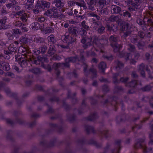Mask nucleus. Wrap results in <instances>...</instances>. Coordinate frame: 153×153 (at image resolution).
<instances>
[{"instance_id":"f257e3e1","label":"nucleus","mask_w":153,"mask_h":153,"mask_svg":"<svg viewBox=\"0 0 153 153\" xmlns=\"http://www.w3.org/2000/svg\"><path fill=\"white\" fill-rule=\"evenodd\" d=\"M19 53H21L23 56L17 57L18 62L22 68H24L27 65V61H31L35 64H39L40 60H35L32 56V54L30 52L29 49L23 46H20L18 50Z\"/></svg>"},{"instance_id":"f03ea898","label":"nucleus","mask_w":153,"mask_h":153,"mask_svg":"<svg viewBox=\"0 0 153 153\" xmlns=\"http://www.w3.org/2000/svg\"><path fill=\"white\" fill-rule=\"evenodd\" d=\"M88 40V41L83 38L81 40V42L83 44L87 42L86 44L83 45V46L84 49L88 48L93 44L94 46H97L100 48L101 53L104 52V51L101 48L104 47V44L107 43V40L106 39H100L98 37L94 36L92 37L91 39L89 38Z\"/></svg>"},{"instance_id":"7ed1b4c3","label":"nucleus","mask_w":153,"mask_h":153,"mask_svg":"<svg viewBox=\"0 0 153 153\" xmlns=\"http://www.w3.org/2000/svg\"><path fill=\"white\" fill-rule=\"evenodd\" d=\"M69 33H66L65 35L62 36L64 42L68 44L72 43L76 40L75 36H77L78 33L77 28L75 27L72 26L68 28Z\"/></svg>"},{"instance_id":"20e7f679","label":"nucleus","mask_w":153,"mask_h":153,"mask_svg":"<svg viewBox=\"0 0 153 153\" xmlns=\"http://www.w3.org/2000/svg\"><path fill=\"white\" fill-rule=\"evenodd\" d=\"M77 60H79L77 56L75 57H68L65 59V63H55L53 64V67L56 71V73L57 77H58L60 73L59 68L62 67H68L69 66V63L70 62H74Z\"/></svg>"},{"instance_id":"39448f33","label":"nucleus","mask_w":153,"mask_h":153,"mask_svg":"<svg viewBox=\"0 0 153 153\" xmlns=\"http://www.w3.org/2000/svg\"><path fill=\"white\" fill-rule=\"evenodd\" d=\"M144 139H138L135 143L134 148L135 149L142 148L143 149V153H152V148H147L144 144Z\"/></svg>"},{"instance_id":"423d86ee","label":"nucleus","mask_w":153,"mask_h":153,"mask_svg":"<svg viewBox=\"0 0 153 153\" xmlns=\"http://www.w3.org/2000/svg\"><path fill=\"white\" fill-rule=\"evenodd\" d=\"M134 0L135 1V2H133L132 0H128L127 2V5H131L128 8V10L130 11H136L138 9H139L140 7L142 0Z\"/></svg>"},{"instance_id":"0eeeda50","label":"nucleus","mask_w":153,"mask_h":153,"mask_svg":"<svg viewBox=\"0 0 153 153\" xmlns=\"http://www.w3.org/2000/svg\"><path fill=\"white\" fill-rule=\"evenodd\" d=\"M146 21L147 22V24L148 26H151L153 25V19H151V17H145L143 21L140 19H137V23L140 25L142 27V29L144 30H146L147 28L145 23Z\"/></svg>"},{"instance_id":"6e6552de","label":"nucleus","mask_w":153,"mask_h":153,"mask_svg":"<svg viewBox=\"0 0 153 153\" xmlns=\"http://www.w3.org/2000/svg\"><path fill=\"white\" fill-rule=\"evenodd\" d=\"M109 39L111 42V45L113 48L114 51L115 52H119L122 48V46L116 42L118 40V37L115 36H111Z\"/></svg>"},{"instance_id":"1a4fd4ad","label":"nucleus","mask_w":153,"mask_h":153,"mask_svg":"<svg viewBox=\"0 0 153 153\" xmlns=\"http://www.w3.org/2000/svg\"><path fill=\"white\" fill-rule=\"evenodd\" d=\"M53 3L55 4V6L59 9H61V11L64 12L65 10V7H64L65 3L63 0H54Z\"/></svg>"},{"instance_id":"9d476101","label":"nucleus","mask_w":153,"mask_h":153,"mask_svg":"<svg viewBox=\"0 0 153 153\" xmlns=\"http://www.w3.org/2000/svg\"><path fill=\"white\" fill-rule=\"evenodd\" d=\"M119 73L115 74L113 75V82L115 84L118 83L120 82H126L128 79V78L127 77L125 78L122 77L120 78V80L117 79V78L119 76Z\"/></svg>"},{"instance_id":"9b49d317","label":"nucleus","mask_w":153,"mask_h":153,"mask_svg":"<svg viewBox=\"0 0 153 153\" xmlns=\"http://www.w3.org/2000/svg\"><path fill=\"white\" fill-rule=\"evenodd\" d=\"M17 49V47H15L13 44H10L7 50H4V53L6 54H12L15 52Z\"/></svg>"},{"instance_id":"f8f14e48","label":"nucleus","mask_w":153,"mask_h":153,"mask_svg":"<svg viewBox=\"0 0 153 153\" xmlns=\"http://www.w3.org/2000/svg\"><path fill=\"white\" fill-rule=\"evenodd\" d=\"M36 21L39 22L40 23H43V26H41L42 28H44L45 27H46L48 25L46 22L47 19L43 16H39L35 19Z\"/></svg>"},{"instance_id":"ddd939ff","label":"nucleus","mask_w":153,"mask_h":153,"mask_svg":"<svg viewBox=\"0 0 153 153\" xmlns=\"http://www.w3.org/2000/svg\"><path fill=\"white\" fill-rule=\"evenodd\" d=\"M121 30L122 31H126L124 34V36L125 37H126L128 36H129L131 33V32L129 30L128 24L127 23H126L122 25L121 27Z\"/></svg>"},{"instance_id":"4468645a","label":"nucleus","mask_w":153,"mask_h":153,"mask_svg":"<svg viewBox=\"0 0 153 153\" xmlns=\"http://www.w3.org/2000/svg\"><path fill=\"white\" fill-rule=\"evenodd\" d=\"M97 2L95 0H88L87 4L88 5V8L89 10L94 11L95 10L94 6Z\"/></svg>"},{"instance_id":"2eb2a0df","label":"nucleus","mask_w":153,"mask_h":153,"mask_svg":"<svg viewBox=\"0 0 153 153\" xmlns=\"http://www.w3.org/2000/svg\"><path fill=\"white\" fill-rule=\"evenodd\" d=\"M147 65H146L143 63H142L138 67L139 71L140 73L142 76L144 77L145 76L144 70L145 69L146 70V67Z\"/></svg>"},{"instance_id":"dca6fc26","label":"nucleus","mask_w":153,"mask_h":153,"mask_svg":"<svg viewBox=\"0 0 153 153\" xmlns=\"http://www.w3.org/2000/svg\"><path fill=\"white\" fill-rule=\"evenodd\" d=\"M50 2H47L46 1H42L39 3L37 4V7L39 8L44 9L45 8H49L50 7Z\"/></svg>"},{"instance_id":"f3484780","label":"nucleus","mask_w":153,"mask_h":153,"mask_svg":"<svg viewBox=\"0 0 153 153\" xmlns=\"http://www.w3.org/2000/svg\"><path fill=\"white\" fill-rule=\"evenodd\" d=\"M111 12L113 13H118L121 11V9L118 6L112 5L111 8Z\"/></svg>"},{"instance_id":"a211bd4d","label":"nucleus","mask_w":153,"mask_h":153,"mask_svg":"<svg viewBox=\"0 0 153 153\" xmlns=\"http://www.w3.org/2000/svg\"><path fill=\"white\" fill-rule=\"evenodd\" d=\"M32 41V39L29 38L27 37H22L19 39V41L21 44H26L28 42H31Z\"/></svg>"},{"instance_id":"6ab92c4d","label":"nucleus","mask_w":153,"mask_h":153,"mask_svg":"<svg viewBox=\"0 0 153 153\" xmlns=\"http://www.w3.org/2000/svg\"><path fill=\"white\" fill-rule=\"evenodd\" d=\"M108 30L110 31L115 32L118 29V27L116 24H112L111 25H107Z\"/></svg>"},{"instance_id":"aec40b11","label":"nucleus","mask_w":153,"mask_h":153,"mask_svg":"<svg viewBox=\"0 0 153 153\" xmlns=\"http://www.w3.org/2000/svg\"><path fill=\"white\" fill-rule=\"evenodd\" d=\"M65 16L60 12H58L57 11L53 13L52 16V18H55L56 19H60L62 18H65Z\"/></svg>"},{"instance_id":"412c9836","label":"nucleus","mask_w":153,"mask_h":153,"mask_svg":"<svg viewBox=\"0 0 153 153\" xmlns=\"http://www.w3.org/2000/svg\"><path fill=\"white\" fill-rule=\"evenodd\" d=\"M75 4L78 6L83 7L84 9L85 10L87 8L86 4L83 0H79L78 1L75 2Z\"/></svg>"},{"instance_id":"4be33fe9","label":"nucleus","mask_w":153,"mask_h":153,"mask_svg":"<svg viewBox=\"0 0 153 153\" xmlns=\"http://www.w3.org/2000/svg\"><path fill=\"white\" fill-rule=\"evenodd\" d=\"M30 28L33 30H36L40 28V24L37 22L33 23L30 26Z\"/></svg>"},{"instance_id":"5701e85b","label":"nucleus","mask_w":153,"mask_h":153,"mask_svg":"<svg viewBox=\"0 0 153 153\" xmlns=\"http://www.w3.org/2000/svg\"><path fill=\"white\" fill-rule=\"evenodd\" d=\"M7 19V18L5 17L4 19L1 20V29H6L8 28V26L5 25Z\"/></svg>"},{"instance_id":"b1692460","label":"nucleus","mask_w":153,"mask_h":153,"mask_svg":"<svg viewBox=\"0 0 153 153\" xmlns=\"http://www.w3.org/2000/svg\"><path fill=\"white\" fill-rule=\"evenodd\" d=\"M96 51H98V50L96 49L94 47H93L92 48H91V51H88L87 52V56H96V54L94 52V50Z\"/></svg>"},{"instance_id":"393cba45","label":"nucleus","mask_w":153,"mask_h":153,"mask_svg":"<svg viewBox=\"0 0 153 153\" xmlns=\"http://www.w3.org/2000/svg\"><path fill=\"white\" fill-rule=\"evenodd\" d=\"M98 67L100 70L104 73V70L106 68V64L104 62H101L99 65Z\"/></svg>"},{"instance_id":"a878e982","label":"nucleus","mask_w":153,"mask_h":153,"mask_svg":"<svg viewBox=\"0 0 153 153\" xmlns=\"http://www.w3.org/2000/svg\"><path fill=\"white\" fill-rule=\"evenodd\" d=\"M130 53H126L125 54L124 58L126 60L128 59H130V62L131 64L134 65L136 62L137 61H135L134 59H131L130 57Z\"/></svg>"},{"instance_id":"bb28decb","label":"nucleus","mask_w":153,"mask_h":153,"mask_svg":"<svg viewBox=\"0 0 153 153\" xmlns=\"http://www.w3.org/2000/svg\"><path fill=\"white\" fill-rule=\"evenodd\" d=\"M1 68L4 71H8L10 69L9 64L6 62H2L1 63Z\"/></svg>"},{"instance_id":"cd10ccee","label":"nucleus","mask_w":153,"mask_h":153,"mask_svg":"<svg viewBox=\"0 0 153 153\" xmlns=\"http://www.w3.org/2000/svg\"><path fill=\"white\" fill-rule=\"evenodd\" d=\"M119 19V17L118 16H111L108 19V21L111 22H117Z\"/></svg>"},{"instance_id":"c85d7f7f","label":"nucleus","mask_w":153,"mask_h":153,"mask_svg":"<svg viewBox=\"0 0 153 153\" xmlns=\"http://www.w3.org/2000/svg\"><path fill=\"white\" fill-rule=\"evenodd\" d=\"M34 0H27V2L26 3L27 8L28 9H30L33 7L34 5L32 4L34 2Z\"/></svg>"},{"instance_id":"c756f323","label":"nucleus","mask_w":153,"mask_h":153,"mask_svg":"<svg viewBox=\"0 0 153 153\" xmlns=\"http://www.w3.org/2000/svg\"><path fill=\"white\" fill-rule=\"evenodd\" d=\"M121 141L118 140L115 142V143L117 145V148H119V149L117 148L113 151L112 153H119V150L120 149V143Z\"/></svg>"},{"instance_id":"7c9ffc66","label":"nucleus","mask_w":153,"mask_h":153,"mask_svg":"<svg viewBox=\"0 0 153 153\" xmlns=\"http://www.w3.org/2000/svg\"><path fill=\"white\" fill-rule=\"evenodd\" d=\"M90 73L92 75V78L97 77V70L96 69L92 67L90 68L89 70Z\"/></svg>"},{"instance_id":"2f4dec72","label":"nucleus","mask_w":153,"mask_h":153,"mask_svg":"<svg viewBox=\"0 0 153 153\" xmlns=\"http://www.w3.org/2000/svg\"><path fill=\"white\" fill-rule=\"evenodd\" d=\"M153 87V82L150 83L149 85H147L144 87L141 88V90L143 91H147L150 90L151 88Z\"/></svg>"},{"instance_id":"473e14b6","label":"nucleus","mask_w":153,"mask_h":153,"mask_svg":"<svg viewBox=\"0 0 153 153\" xmlns=\"http://www.w3.org/2000/svg\"><path fill=\"white\" fill-rule=\"evenodd\" d=\"M13 24L14 26L16 27H20L22 26H24V24L22 23L20 21H15L13 23Z\"/></svg>"},{"instance_id":"72a5a7b5","label":"nucleus","mask_w":153,"mask_h":153,"mask_svg":"<svg viewBox=\"0 0 153 153\" xmlns=\"http://www.w3.org/2000/svg\"><path fill=\"white\" fill-rule=\"evenodd\" d=\"M115 64H116V69L119 68L121 69L123 67V64L121 62L118 60L116 61L115 62Z\"/></svg>"},{"instance_id":"f704fd0d","label":"nucleus","mask_w":153,"mask_h":153,"mask_svg":"<svg viewBox=\"0 0 153 153\" xmlns=\"http://www.w3.org/2000/svg\"><path fill=\"white\" fill-rule=\"evenodd\" d=\"M86 131L88 133L90 132L94 133V130L93 127L87 125L85 127Z\"/></svg>"},{"instance_id":"c9c22d12","label":"nucleus","mask_w":153,"mask_h":153,"mask_svg":"<svg viewBox=\"0 0 153 153\" xmlns=\"http://www.w3.org/2000/svg\"><path fill=\"white\" fill-rule=\"evenodd\" d=\"M47 25L46 27H45L44 28H43L45 30V32L46 33H50L53 32L54 30L52 27L49 26L47 27Z\"/></svg>"},{"instance_id":"e433bc0d","label":"nucleus","mask_w":153,"mask_h":153,"mask_svg":"<svg viewBox=\"0 0 153 153\" xmlns=\"http://www.w3.org/2000/svg\"><path fill=\"white\" fill-rule=\"evenodd\" d=\"M137 82L136 80H132L131 82L127 83L126 85V86H129L131 87H134L137 85Z\"/></svg>"},{"instance_id":"4c0bfd02","label":"nucleus","mask_w":153,"mask_h":153,"mask_svg":"<svg viewBox=\"0 0 153 153\" xmlns=\"http://www.w3.org/2000/svg\"><path fill=\"white\" fill-rule=\"evenodd\" d=\"M97 117V114L96 113H94L93 114H91L87 117V120H88L91 121L96 119Z\"/></svg>"},{"instance_id":"58836bf2","label":"nucleus","mask_w":153,"mask_h":153,"mask_svg":"<svg viewBox=\"0 0 153 153\" xmlns=\"http://www.w3.org/2000/svg\"><path fill=\"white\" fill-rule=\"evenodd\" d=\"M88 16L95 17L96 19L98 21L100 19V17L97 14H95L94 12L90 13L88 14Z\"/></svg>"},{"instance_id":"ea45409f","label":"nucleus","mask_w":153,"mask_h":153,"mask_svg":"<svg viewBox=\"0 0 153 153\" xmlns=\"http://www.w3.org/2000/svg\"><path fill=\"white\" fill-rule=\"evenodd\" d=\"M5 34L10 39H13V33L12 31L8 30L7 31L6 33Z\"/></svg>"},{"instance_id":"a19ab883","label":"nucleus","mask_w":153,"mask_h":153,"mask_svg":"<svg viewBox=\"0 0 153 153\" xmlns=\"http://www.w3.org/2000/svg\"><path fill=\"white\" fill-rule=\"evenodd\" d=\"M128 49L130 52H134L135 51V47L134 45L129 44L128 45Z\"/></svg>"},{"instance_id":"79ce46f5","label":"nucleus","mask_w":153,"mask_h":153,"mask_svg":"<svg viewBox=\"0 0 153 153\" xmlns=\"http://www.w3.org/2000/svg\"><path fill=\"white\" fill-rule=\"evenodd\" d=\"M44 14L45 15L47 16H49L50 18H52L53 13H52V12L51 10L49 9L46 11L44 13Z\"/></svg>"},{"instance_id":"37998d69","label":"nucleus","mask_w":153,"mask_h":153,"mask_svg":"<svg viewBox=\"0 0 153 153\" xmlns=\"http://www.w3.org/2000/svg\"><path fill=\"white\" fill-rule=\"evenodd\" d=\"M35 42L38 43H42L44 42V39L42 37H38L35 39Z\"/></svg>"},{"instance_id":"c03bdc74","label":"nucleus","mask_w":153,"mask_h":153,"mask_svg":"<svg viewBox=\"0 0 153 153\" xmlns=\"http://www.w3.org/2000/svg\"><path fill=\"white\" fill-rule=\"evenodd\" d=\"M146 70L148 72L149 75V77L151 79L153 78V73L150 71V70L148 68V65H147L146 67Z\"/></svg>"},{"instance_id":"a18cd8bd","label":"nucleus","mask_w":153,"mask_h":153,"mask_svg":"<svg viewBox=\"0 0 153 153\" xmlns=\"http://www.w3.org/2000/svg\"><path fill=\"white\" fill-rule=\"evenodd\" d=\"M30 71L35 74H38L40 73L39 69L36 68H34L31 69L30 70Z\"/></svg>"},{"instance_id":"49530a36","label":"nucleus","mask_w":153,"mask_h":153,"mask_svg":"<svg viewBox=\"0 0 153 153\" xmlns=\"http://www.w3.org/2000/svg\"><path fill=\"white\" fill-rule=\"evenodd\" d=\"M47 49V47L46 46H43L40 47L39 49L40 51V53H44Z\"/></svg>"},{"instance_id":"de8ad7c7","label":"nucleus","mask_w":153,"mask_h":153,"mask_svg":"<svg viewBox=\"0 0 153 153\" xmlns=\"http://www.w3.org/2000/svg\"><path fill=\"white\" fill-rule=\"evenodd\" d=\"M108 11L107 8L106 7L104 8L103 10H102L101 11L100 13V15H102L103 14H105L106 15H107L108 14Z\"/></svg>"},{"instance_id":"09e8293b","label":"nucleus","mask_w":153,"mask_h":153,"mask_svg":"<svg viewBox=\"0 0 153 153\" xmlns=\"http://www.w3.org/2000/svg\"><path fill=\"white\" fill-rule=\"evenodd\" d=\"M97 3L99 5L101 6L102 7L105 4H106V1L105 0H97Z\"/></svg>"},{"instance_id":"8fccbe9b","label":"nucleus","mask_w":153,"mask_h":153,"mask_svg":"<svg viewBox=\"0 0 153 153\" xmlns=\"http://www.w3.org/2000/svg\"><path fill=\"white\" fill-rule=\"evenodd\" d=\"M27 14L25 13L23 14V15L21 16L20 18L23 22H25L27 21Z\"/></svg>"},{"instance_id":"3c124183","label":"nucleus","mask_w":153,"mask_h":153,"mask_svg":"<svg viewBox=\"0 0 153 153\" xmlns=\"http://www.w3.org/2000/svg\"><path fill=\"white\" fill-rule=\"evenodd\" d=\"M149 9L150 10L149 15H150L153 19V3L152 5L149 7Z\"/></svg>"},{"instance_id":"603ef678","label":"nucleus","mask_w":153,"mask_h":153,"mask_svg":"<svg viewBox=\"0 0 153 153\" xmlns=\"http://www.w3.org/2000/svg\"><path fill=\"white\" fill-rule=\"evenodd\" d=\"M48 39L49 42H51L53 43L55 42V39L53 35H50L48 37Z\"/></svg>"},{"instance_id":"864d4df0","label":"nucleus","mask_w":153,"mask_h":153,"mask_svg":"<svg viewBox=\"0 0 153 153\" xmlns=\"http://www.w3.org/2000/svg\"><path fill=\"white\" fill-rule=\"evenodd\" d=\"M81 25L83 28L86 30H88L89 28V27L88 26L87 24L86 23V22L85 21H83L81 22Z\"/></svg>"},{"instance_id":"5fc2aeb1","label":"nucleus","mask_w":153,"mask_h":153,"mask_svg":"<svg viewBox=\"0 0 153 153\" xmlns=\"http://www.w3.org/2000/svg\"><path fill=\"white\" fill-rule=\"evenodd\" d=\"M100 135L103 136L105 137H108V131H101L100 132Z\"/></svg>"},{"instance_id":"6e6d98bb","label":"nucleus","mask_w":153,"mask_h":153,"mask_svg":"<svg viewBox=\"0 0 153 153\" xmlns=\"http://www.w3.org/2000/svg\"><path fill=\"white\" fill-rule=\"evenodd\" d=\"M105 30V27H103L102 26L101 27H100L98 28L97 31L100 33H103L104 31Z\"/></svg>"},{"instance_id":"4d7b16f0","label":"nucleus","mask_w":153,"mask_h":153,"mask_svg":"<svg viewBox=\"0 0 153 153\" xmlns=\"http://www.w3.org/2000/svg\"><path fill=\"white\" fill-rule=\"evenodd\" d=\"M145 56L146 59L148 60L149 62H151L152 61V57L150 54L149 53H147L146 54Z\"/></svg>"},{"instance_id":"13d9d810","label":"nucleus","mask_w":153,"mask_h":153,"mask_svg":"<svg viewBox=\"0 0 153 153\" xmlns=\"http://www.w3.org/2000/svg\"><path fill=\"white\" fill-rule=\"evenodd\" d=\"M123 16L125 17H127L128 18H130L131 17V14L128 11H126L125 12H124L123 13Z\"/></svg>"},{"instance_id":"bf43d9fd","label":"nucleus","mask_w":153,"mask_h":153,"mask_svg":"<svg viewBox=\"0 0 153 153\" xmlns=\"http://www.w3.org/2000/svg\"><path fill=\"white\" fill-rule=\"evenodd\" d=\"M25 11L23 10H21L19 11H18L16 12V15L22 16L23 14H25Z\"/></svg>"},{"instance_id":"052dcab7","label":"nucleus","mask_w":153,"mask_h":153,"mask_svg":"<svg viewBox=\"0 0 153 153\" xmlns=\"http://www.w3.org/2000/svg\"><path fill=\"white\" fill-rule=\"evenodd\" d=\"M79 33L82 36H83L86 35L87 34V32L84 29H82L80 31Z\"/></svg>"},{"instance_id":"680f3d73","label":"nucleus","mask_w":153,"mask_h":153,"mask_svg":"<svg viewBox=\"0 0 153 153\" xmlns=\"http://www.w3.org/2000/svg\"><path fill=\"white\" fill-rule=\"evenodd\" d=\"M83 66L84 68V71L85 73V74L86 76H87V68L88 65L86 63H84Z\"/></svg>"},{"instance_id":"e2e57ef3","label":"nucleus","mask_w":153,"mask_h":153,"mask_svg":"<svg viewBox=\"0 0 153 153\" xmlns=\"http://www.w3.org/2000/svg\"><path fill=\"white\" fill-rule=\"evenodd\" d=\"M13 31L14 33L16 34H21L22 33L18 29H13Z\"/></svg>"},{"instance_id":"0e129e2a","label":"nucleus","mask_w":153,"mask_h":153,"mask_svg":"<svg viewBox=\"0 0 153 153\" xmlns=\"http://www.w3.org/2000/svg\"><path fill=\"white\" fill-rule=\"evenodd\" d=\"M149 136L150 141L149 143V144H152L153 143V134H150Z\"/></svg>"},{"instance_id":"69168bd1","label":"nucleus","mask_w":153,"mask_h":153,"mask_svg":"<svg viewBox=\"0 0 153 153\" xmlns=\"http://www.w3.org/2000/svg\"><path fill=\"white\" fill-rule=\"evenodd\" d=\"M138 36L141 38H143L145 35L144 33L141 31L138 32Z\"/></svg>"},{"instance_id":"338daca9","label":"nucleus","mask_w":153,"mask_h":153,"mask_svg":"<svg viewBox=\"0 0 153 153\" xmlns=\"http://www.w3.org/2000/svg\"><path fill=\"white\" fill-rule=\"evenodd\" d=\"M61 59V57L57 55H55L53 56L52 58V59L53 60H60Z\"/></svg>"},{"instance_id":"774afa93","label":"nucleus","mask_w":153,"mask_h":153,"mask_svg":"<svg viewBox=\"0 0 153 153\" xmlns=\"http://www.w3.org/2000/svg\"><path fill=\"white\" fill-rule=\"evenodd\" d=\"M102 89L103 91L104 92H107L109 90L108 86L106 85H104L103 86Z\"/></svg>"}]
</instances>
